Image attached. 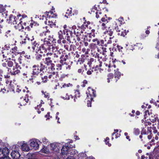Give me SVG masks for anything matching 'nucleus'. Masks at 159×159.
Returning <instances> with one entry per match:
<instances>
[{"instance_id":"nucleus-1","label":"nucleus","mask_w":159,"mask_h":159,"mask_svg":"<svg viewBox=\"0 0 159 159\" xmlns=\"http://www.w3.org/2000/svg\"><path fill=\"white\" fill-rule=\"evenodd\" d=\"M93 43H92V45L93 46L94 50H95L94 52V56L95 57H97L98 58V61H99V54L97 52H99V41L97 39H93Z\"/></svg>"},{"instance_id":"nucleus-2","label":"nucleus","mask_w":159,"mask_h":159,"mask_svg":"<svg viewBox=\"0 0 159 159\" xmlns=\"http://www.w3.org/2000/svg\"><path fill=\"white\" fill-rule=\"evenodd\" d=\"M11 51V49H4L2 51V53L3 58H7L9 59H10V57L11 56L12 57H14V55L12 53Z\"/></svg>"},{"instance_id":"nucleus-3","label":"nucleus","mask_w":159,"mask_h":159,"mask_svg":"<svg viewBox=\"0 0 159 159\" xmlns=\"http://www.w3.org/2000/svg\"><path fill=\"white\" fill-rule=\"evenodd\" d=\"M106 66V69H107L108 72H111L113 70H114V69L116 67V66L113 63V61H110L108 63H104L103 66Z\"/></svg>"},{"instance_id":"nucleus-4","label":"nucleus","mask_w":159,"mask_h":159,"mask_svg":"<svg viewBox=\"0 0 159 159\" xmlns=\"http://www.w3.org/2000/svg\"><path fill=\"white\" fill-rule=\"evenodd\" d=\"M101 47H100V48H101L102 49H100V53H102V54L105 56V53L106 52V48H103V46L104 45L105 47H106L107 46V44L108 43V42H107L106 40H105L104 41L103 40H101Z\"/></svg>"},{"instance_id":"nucleus-5","label":"nucleus","mask_w":159,"mask_h":159,"mask_svg":"<svg viewBox=\"0 0 159 159\" xmlns=\"http://www.w3.org/2000/svg\"><path fill=\"white\" fill-rule=\"evenodd\" d=\"M33 75H38L40 72L43 70V68H39V66L38 65H34L33 66Z\"/></svg>"},{"instance_id":"nucleus-6","label":"nucleus","mask_w":159,"mask_h":159,"mask_svg":"<svg viewBox=\"0 0 159 159\" xmlns=\"http://www.w3.org/2000/svg\"><path fill=\"white\" fill-rule=\"evenodd\" d=\"M123 20V18H120L118 19H116L115 21L116 25V26L115 27L114 30L117 32H120L121 31L119 29L118 25H119L120 26V25H121Z\"/></svg>"},{"instance_id":"nucleus-7","label":"nucleus","mask_w":159,"mask_h":159,"mask_svg":"<svg viewBox=\"0 0 159 159\" xmlns=\"http://www.w3.org/2000/svg\"><path fill=\"white\" fill-rule=\"evenodd\" d=\"M11 155L13 159H19L20 156L19 152L16 151H12L11 153Z\"/></svg>"},{"instance_id":"nucleus-8","label":"nucleus","mask_w":159,"mask_h":159,"mask_svg":"<svg viewBox=\"0 0 159 159\" xmlns=\"http://www.w3.org/2000/svg\"><path fill=\"white\" fill-rule=\"evenodd\" d=\"M108 21L107 18H102L101 19V21H100V24H101L102 29L104 30L107 27L106 24L108 23Z\"/></svg>"},{"instance_id":"nucleus-9","label":"nucleus","mask_w":159,"mask_h":159,"mask_svg":"<svg viewBox=\"0 0 159 159\" xmlns=\"http://www.w3.org/2000/svg\"><path fill=\"white\" fill-rule=\"evenodd\" d=\"M41 47V45L36 41L34 42L33 43L32 48L33 50H34L36 52L40 50Z\"/></svg>"},{"instance_id":"nucleus-10","label":"nucleus","mask_w":159,"mask_h":159,"mask_svg":"<svg viewBox=\"0 0 159 159\" xmlns=\"http://www.w3.org/2000/svg\"><path fill=\"white\" fill-rule=\"evenodd\" d=\"M70 149V148H69V147L68 146H64L61 149V153L63 155H66L68 153L70 154L69 152V150Z\"/></svg>"},{"instance_id":"nucleus-11","label":"nucleus","mask_w":159,"mask_h":159,"mask_svg":"<svg viewBox=\"0 0 159 159\" xmlns=\"http://www.w3.org/2000/svg\"><path fill=\"white\" fill-rule=\"evenodd\" d=\"M19 19H17L15 16L11 15L9 17V20L10 23H12L13 24H16Z\"/></svg>"},{"instance_id":"nucleus-12","label":"nucleus","mask_w":159,"mask_h":159,"mask_svg":"<svg viewBox=\"0 0 159 159\" xmlns=\"http://www.w3.org/2000/svg\"><path fill=\"white\" fill-rule=\"evenodd\" d=\"M10 72L11 75H16V74H18L20 73V70L16 68H15L14 67L12 69H11Z\"/></svg>"},{"instance_id":"nucleus-13","label":"nucleus","mask_w":159,"mask_h":159,"mask_svg":"<svg viewBox=\"0 0 159 159\" xmlns=\"http://www.w3.org/2000/svg\"><path fill=\"white\" fill-rule=\"evenodd\" d=\"M31 147H33L35 149H37L39 148V144L36 141H32L30 143Z\"/></svg>"},{"instance_id":"nucleus-14","label":"nucleus","mask_w":159,"mask_h":159,"mask_svg":"<svg viewBox=\"0 0 159 159\" xmlns=\"http://www.w3.org/2000/svg\"><path fill=\"white\" fill-rule=\"evenodd\" d=\"M115 73V77L116 78V82L120 79V78L121 75V73L119 71H118V69H117L116 70H114Z\"/></svg>"},{"instance_id":"nucleus-15","label":"nucleus","mask_w":159,"mask_h":159,"mask_svg":"<svg viewBox=\"0 0 159 159\" xmlns=\"http://www.w3.org/2000/svg\"><path fill=\"white\" fill-rule=\"evenodd\" d=\"M2 151L3 156L8 155L9 153V150L7 148L5 147L2 149Z\"/></svg>"},{"instance_id":"nucleus-16","label":"nucleus","mask_w":159,"mask_h":159,"mask_svg":"<svg viewBox=\"0 0 159 159\" xmlns=\"http://www.w3.org/2000/svg\"><path fill=\"white\" fill-rule=\"evenodd\" d=\"M45 64L48 66L50 64H52V60L51 59L50 57H48L45 58Z\"/></svg>"},{"instance_id":"nucleus-17","label":"nucleus","mask_w":159,"mask_h":159,"mask_svg":"<svg viewBox=\"0 0 159 159\" xmlns=\"http://www.w3.org/2000/svg\"><path fill=\"white\" fill-rule=\"evenodd\" d=\"M21 149L22 151H28L30 149L28 145L26 143H24L21 145Z\"/></svg>"},{"instance_id":"nucleus-18","label":"nucleus","mask_w":159,"mask_h":159,"mask_svg":"<svg viewBox=\"0 0 159 159\" xmlns=\"http://www.w3.org/2000/svg\"><path fill=\"white\" fill-rule=\"evenodd\" d=\"M57 144L52 143L51 144V147L52 149L55 152H58L59 151V150L57 147Z\"/></svg>"},{"instance_id":"nucleus-19","label":"nucleus","mask_w":159,"mask_h":159,"mask_svg":"<svg viewBox=\"0 0 159 159\" xmlns=\"http://www.w3.org/2000/svg\"><path fill=\"white\" fill-rule=\"evenodd\" d=\"M22 22L21 21L19 22V23L17 24V25L15 26L16 29L19 30H20L22 29H24V27L22 25Z\"/></svg>"},{"instance_id":"nucleus-20","label":"nucleus","mask_w":159,"mask_h":159,"mask_svg":"<svg viewBox=\"0 0 159 159\" xmlns=\"http://www.w3.org/2000/svg\"><path fill=\"white\" fill-rule=\"evenodd\" d=\"M88 88L89 89H90V90L89 91V93H88L90 96H93V97H96L95 91L93 89H91L90 87H88ZM86 93L88 94V93L87 92Z\"/></svg>"},{"instance_id":"nucleus-21","label":"nucleus","mask_w":159,"mask_h":159,"mask_svg":"<svg viewBox=\"0 0 159 159\" xmlns=\"http://www.w3.org/2000/svg\"><path fill=\"white\" fill-rule=\"evenodd\" d=\"M46 55L47 56L49 55L51 56L50 58H51V59L52 60V61H53L54 63H56V62L57 59L55 57H54V56H52V53H47Z\"/></svg>"},{"instance_id":"nucleus-22","label":"nucleus","mask_w":159,"mask_h":159,"mask_svg":"<svg viewBox=\"0 0 159 159\" xmlns=\"http://www.w3.org/2000/svg\"><path fill=\"white\" fill-rule=\"evenodd\" d=\"M114 77L112 73H109L107 75V82L109 83L110 82V79H112Z\"/></svg>"},{"instance_id":"nucleus-23","label":"nucleus","mask_w":159,"mask_h":159,"mask_svg":"<svg viewBox=\"0 0 159 159\" xmlns=\"http://www.w3.org/2000/svg\"><path fill=\"white\" fill-rule=\"evenodd\" d=\"M5 32L6 34H7L9 36H10L12 32V30L11 29H6L5 30Z\"/></svg>"},{"instance_id":"nucleus-24","label":"nucleus","mask_w":159,"mask_h":159,"mask_svg":"<svg viewBox=\"0 0 159 159\" xmlns=\"http://www.w3.org/2000/svg\"><path fill=\"white\" fill-rule=\"evenodd\" d=\"M140 130L138 128H135L134 129V133L136 135H138L140 133Z\"/></svg>"},{"instance_id":"nucleus-25","label":"nucleus","mask_w":159,"mask_h":159,"mask_svg":"<svg viewBox=\"0 0 159 159\" xmlns=\"http://www.w3.org/2000/svg\"><path fill=\"white\" fill-rule=\"evenodd\" d=\"M93 71L95 72L97 74H98V73L99 68L98 65H96L93 68Z\"/></svg>"},{"instance_id":"nucleus-26","label":"nucleus","mask_w":159,"mask_h":159,"mask_svg":"<svg viewBox=\"0 0 159 159\" xmlns=\"http://www.w3.org/2000/svg\"><path fill=\"white\" fill-rule=\"evenodd\" d=\"M109 138L108 137H107L105 139V143L108 145V146L110 147L111 146V144L109 143Z\"/></svg>"},{"instance_id":"nucleus-27","label":"nucleus","mask_w":159,"mask_h":159,"mask_svg":"<svg viewBox=\"0 0 159 159\" xmlns=\"http://www.w3.org/2000/svg\"><path fill=\"white\" fill-rule=\"evenodd\" d=\"M17 48L16 47H15L14 48H12V49H11V51L12 53L13 54H14V56L15 53L16 52V51H17Z\"/></svg>"},{"instance_id":"nucleus-28","label":"nucleus","mask_w":159,"mask_h":159,"mask_svg":"<svg viewBox=\"0 0 159 159\" xmlns=\"http://www.w3.org/2000/svg\"><path fill=\"white\" fill-rule=\"evenodd\" d=\"M60 55V52L58 51H57L52 56H54V57H55L57 59L59 57Z\"/></svg>"},{"instance_id":"nucleus-29","label":"nucleus","mask_w":159,"mask_h":159,"mask_svg":"<svg viewBox=\"0 0 159 159\" xmlns=\"http://www.w3.org/2000/svg\"><path fill=\"white\" fill-rule=\"evenodd\" d=\"M63 64H58L57 65V69L58 70H61L62 69V66H63Z\"/></svg>"},{"instance_id":"nucleus-30","label":"nucleus","mask_w":159,"mask_h":159,"mask_svg":"<svg viewBox=\"0 0 159 159\" xmlns=\"http://www.w3.org/2000/svg\"><path fill=\"white\" fill-rule=\"evenodd\" d=\"M104 33L105 34H107V35L108 34L109 35V36H111L113 32L111 30L109 31H107L106 32L105 31Z\"/></svg>"},{"instance_id":"nucleus-31","label":"nucleus","mask_w":159,"mask_h":159,"mask_svg":"<svg viewBox=\"0 0 159 159\" xmlns=\"http://www.w3.org/2000/svg\"><path fill=\"white\" fill-rule=\"evenodd\" d=\"M13 64L11 61H9L7 63V65L9 67H11L13 66Z\"/></svg>"},{"instance_id":"nucleus-32","label":"nucleus","mask_w":159,"mask_h":159,"mask_svg":"<svg viewBox=\"0 0 159 159\" xmlns=\"http://www.w3.org/2000/svg\"><path fill=\"white\" fill-rule=\"evenodd\" d=\"M135 46V45L133 46L132 45H129L127 49L131 50L132 51H133V49H134V47Z\"/></svg>"},{"instance_id":"nucleus-33","label":"nucleus","mask_w":159,"mask_h":159,"mask_svg":"<svg viewBox=\"0 0 159 159\" xmlns=\"http://www.w3.org/2000/svg\"><path fill=\"white\" fill-rule=\"evenodd\" d=\"M42 56L41 54L37 55L36 57V59L37 60H40L41 59Z\"/></svg>"},{"instance_id":"nucleus-34","label":"nucleus","mask_w":159,"mask_h":159,"mask_svg":"<svg viewBox=\"0 0 159 159\" xmlns=\"http://www.w3.org/2000/svg\"><path fill=\"white\" fill-rule=\"evenodd\" d=\"M42 92L44 94V97L46 98H49V94L48 93H46V92L44 93L43 91H42Z\"/></svg>"},{"instance_id":"nucleus-35","label":"nucleus","mask_w":159,"mask_h":159,"mask_svg":"<svg viewBox=\"0 0 159 159\" xmlns=\"http://www.w3.org/2000/svg\"><path fill=\"white\" fill-rule=\"evenodd\" d=\"M71 9H72L71 8H70V10H69V9L67 10V12H66V14H68V16L70 15L71 14V12H72Z\"/></svg>"},{"instance_id":"nucleus-36","label":"nucleus","mask_w":159,"mask_h":159,"mask_svg":"<svg viewBox=\"0 0 159 159\" xmlns=\"http://www.w3.org/2000/svg\"><path fill=\"white\" fill-rule=\"evenodd\" d=\"M62 98H63V99H65L68 100L70 98H69V95L67 93V94H66V96L62 97Z\"/></svg>"},{"instance_id":"nucleus-37","label":"nucleus","mask_w":159,"mask_h":159,"mask_svg":"<svg viewBox=\"0 0 159 159\" xmlns=\"http://www.w3.org/2000/svg\"><path fill=\"white\" fill-rule=\"evenodd\" d=\"M157 121L159 123V119L158 117H156L154 119H152V122H155Z\"/></svg>"},{"instance_id":"nucleus-38","label":"nucleus","mask_w":159,"mask_h":159,"mask_svg":"<svg viewBox=\"0 0 159 159\" xmlns=\"http://www.w3.org/2000/svg\"><path fill=\"white\" fill-rule=\"evenodd\" d=\"M71 85V84L70 83H69L68 84H65L62 85V87H61V88H64L65 86L68 87L69 86V85Z\"/></svg>"},{"instance_id":"nucleus-39","label":"nucleus","mask_w":159,"mask_h":159,"mask_svg":"<svg viewBox=\"0 0 159 159\" xmlns=\"http://www.w3.org/2000/svg\"><path fill=\"white\" fill-rule=\"evenodd\" d=\"M48 78V77L47 76H44L43 78L42 77V79L43 80V81L44 82H45L46 81V80H47Z\"/></svg>"},{"instance_id":"nucleus-40","label":"nucleus","mask_w":159,"mask_h":159,"mask_svg":"<svg viewBox=\"0 0 159 159\" xmlns=\"http://www.w3.org/2000/svg\"><path fill=\"white\" fill-rule=\"evenodd\" d=\"M28 40H29V39H27L26 38L24 39L23 40H22V43L23 44L27 42V41H28Z\"/></svg>"},{"instance_id":"nucleus-41","label":"nucleus","mask_w":159,"mask_h":159,"mask_svg":"<svg viewBox=\"0 0 159 159\" xmlns=\"http://www.w3.org/2000/svg\"><path fill=\"white\" fill-rule=\"evenodd\" d=\"M118 129H115L114 132L112 134V136H114L115 134H116V133L117 134H118L117 132H118Z\"/></svg>"},{"instance_id":"nucleus-42","label":"nucleus","mask_w":159,"mask_h":159,"mask_svg":"<svg viewBox=\"0 0 159 159\" xmlns=\"http://www.w3.org/2000/svg\"><path fill=\"white\" fill-rule=\"evenodd\" d=\"M4 157H2L0 158V159H9L10 158L9 157L7 156V155L6 156H4Z\"/></svg>"},{"instance_id":"nucleus-43","label":"nucleus","mask_w":159,"mask_h":159,"mask_svg":"<svg viewBox=\"0 0 159 159\" xmlns=\"http://www.w3.org/2000/svg\"><path fill=\"white\" fill-rule=\"evenodd\" d=\"M141 134H146V131L145 130V129H142L141 132Z\"/></svg>"},{"instance_id":"nucleus-44","label":"nucleus","mask_w":159,"mask_h":159,"mask_svg":"<svg viewBox=\"0 0 159 159\" xmlns=\"http://www.w3.org/2000/svg\"><path fill=\"white\" fill-rule=\"evenodd\" d=\"M30 156H31V157H29L27 159H37L36 158H34L31 154H29L28 155V156L29 157H30Z\"/></svg>"},{"instance_id":"nucleus-45","label":"nucleus","mask_w":159,"mask_h":159,"mask_svg":"<svg viewBox=\"0 0 159 159\" xmlns=\"http://www.w3.org/2000/svg\"><path fill=\"white\" fill-rule=\"evenodd\" d=\"M15 68H16L18 69H21L20 67V66L18 65L17 64H16V67Z\"/></svg>"},{"instance_id":"nucleus-46","label":"nucleus","mask_w":159,"mask_h":159,"mask_svg":"<svg viewBox=\"0 0 159 159\" xmlns=\"http://www.w3.org/2000/svg\"><path fill=\"white\" fill-rule=\"evenodd\" d=\"M6 91V89L5 88L2 89V88L1 89V91H2L3 93H5Z\"/></svg>"},{"instance_id":"nucleus-47","label":"nucleus","mask_w":159,"mask_h":159,"mask_svg":"<svg viewBox=\"0 0 159 159\" xmlns=\"http://www.w3.org/2000/svg\"><path fill=\"white\" fill-rule=\"evenodd\" d=\"M117 47L118 48V49L119 50V51H120V50L123 49V47H121L120 46H118Z\"/></svg>"},{"instance_id":"nucleus-48","label":"nucleus","mask_w":159,"mask_h":159,"mask_svg":"<svg viewBox=\"0 0 159 159\" xmlns=\"http://www.w3.org/2000/svg\"><path fill=\"white\" fill-rule=\"evenodd\" d=\"M68 57V55H65V57L64 58H62L64 60L66 61V59H67Z\"/></svg>"},{"instance_id":"nucleus-49","label":"nucleus","mask_w":159,"mask_h":159,"mask_svg":"<svg viewBox=\"0 0 159 159\" xmlns=\"http://www.w3.org/2000/svg\"><path fill=\"white\" fill-rule=\"evenodd\" d=\"M156 48L158 49V50H159V41L157 43V46H156Z\"/></svg>"},{"instance_id":"nucleus-50","label":"nucleus","mask_w":159,"mask_h":159,"mask_svg":"<svg viewBox=\"0 0 159 159\" xmlns=\"http://www.w3.org/2000/svg\"><path fill=\"white\" fill-rule=\"evenodd\" d=\"M7 64L6 63H3L2 64V66H3L5 67L7 66Z\"/></svg>"},{"instance_id":"nucleus-51","label":"nucleus","mask_w":159,"mask_h":159,"mask_svg":"<svg viewBox=\"0 0 159 159\" xmlns=\"http://www.w3.org/2000/svg\"><path fill=\"white\" fill-rule=\"evenodd\" d=\"M96 17L97 18H98L99 17V14H98V12H96Z\"/></svg>"},{"instance_id":"nucleus-52","label":"nucleus","mask_w":159,"mask_h":159,"mask_svg":"<svg viewBox=\"0 0 159 159\" xmlns=\"http://www.w3.org/2000/svg\"><path fill=\"white\" fill-rule=\"evenodd\" d=\"M92 74L91 71L90 70H89L87 72V74L89 75H90Z\"/></svg>"},{"instance_id":"nucleus-53","label":"nucleus","mask_w":159,"mask_h":159,"mask_svg":"<svg viewBox=\"0 0 159 159\" xmlns=\"http://www.w3.org/2000/svg\"><path fill=\"white\" fill-rule=\"evenodd\" d=\"M78 72L79 73H81L82 72V70L81 69H79Z\"/></svg>"},{"instance_id":"nucleus-54","label":"nucleus","mask_w":159,"mask_h":159,"mask_svg":"<svg viewBox=\"0 0 159 159\" xmlns=\"http://www.w3.org/2000/svg\"><path fill=\"white\" fill-rule=\"evenodd\" d=\"M91 102L89 101L88 103V107H91Z\"/></svg>"},{"instance_id":"nucleus-55","label":"nucleus","mask_w":159,"mask_h":159,"mask_svg":"<svg viewBox=\"0 0 159 159\" xmlns=\"http://www.w3.org/2000/svg\"><path fill=\"white\" fill-rule=\"evenodd\" d=\"M44 66L43 65V64L42 63L40 64V68H43V69H44Z\"/></svg>"},{"instance_id":"nucleus-56","label":"nucleus","mask_w":159,"mask_h":159,"mask_svg":"<svg viewBox=\"0 0 159 159\" xmlns=\"http://www.w3.org/2000/svg\"><path fill=\"white\" fill-rule=\"evenodd\" d=\"M152 136L151 135H148V139H151L152 138Z\"/></svg>"},{"instance_id":"nucleus-57","label":"nucleus","mask_w":159,"mask_h":159,"mask_svg":"<svg viewBox=\"0 0 159 159\" xmlns=\"http://www.w3.org/2000/svg\"><path fill=\"white\" fill-rule=\"evenodd\" d=\"M136 114L137 115H139L140 114V112L139 111H137L136 112Z\"/></svg>"},{"instance_id":"nucleus-58","label":"nucleus","mask_w":159,"mask_h":159,"mask_svg":"<svg viewBox=\"0 0 159 159\" xmlns=\"http://www.w3.org/2000/svg\"><path fill=\"white\" fill-rule=\"evenodd\" d=\"M126 138L127 139H128L129 141H130V139L129 138V136H126Z\"/></svg>"},{"instance_id":"nucleus-59","label":"nucleus","mask_w":159,"mask_h":159,"mask_svg":"<svg viewBox=\"0 0 159 159\" xmlns=\"http://www.w3.org/2000/svg\"><path fill=\"white\" fill-rule=\"evenodd\" d=\"M83 84H87V81L86 80H84V81L83 82Z\"/></svg>"},{"instance_id":"nucleus-60","label":"nucleus","mask_w":159,"mask_h":159,"mask_svg":"<svg viewBox=\"0 0 159 159\" xmlns=\"http://www.w3.org/2000/svg\"><path fill=\"white\" fill-rule=\"evenodd\" d=\"M146 33L147 34H148L150 33V31L148 30H147L146 31Z\"/></svg>"},{"instance_id":"nucleus-61","label":"nucleus","mask_w":159,"mask_h":159,"mask_svg":"<svg viewBox=\"0 0 159 159\" xmlns=\"http://www.w3.org/2000/svg\"><path fill=\"white\" fill-rule=\"evenodd\" d=\"M21 91V90L20 89H19V88H17L16 89V91L19 93L20 91Z\"/></svg>"},{"instance_id":"nucleus-62","label":"nucleus","mask_w":159,"mask_h":159,"mask_svg":"<svg viewBox=\"0 0 159 159\" xmlns=\"http://www.w3.org/2000/svg\"><path fill=\"white\" fill-rule=\"evenodd\" d=\"M2 149L0 148V155H2Z\"/></svg>"},{"instance_id":"nucleus-63","label":"nucleus","mask_w":159,"mask_h":159,"mask_svg":"<svg viewBox=\"0 0 159 159\" xmlns=\"http://www.w3.org/2000/svg\"><path fill=\"white\" fill-rule=\"evenodd\" d=\"M42 151L43 152H45V153H46L47 152H48V151H47V150H43H43H42Z\"/></svg>"},{"instance_id":"nucleus-64","label":"nucleus","mask_w":159,"mask_h":159,"mask_svg":"<svg viewBox=\"0 0 159 159\" xmlns=\"http://www.w3.org/2000/svg\"><path fill=\"white\" fill-rule=\"evenodd\" d=\"M145 157L144 156H141V159H145Z\"/></svg>"}]
</instances>
